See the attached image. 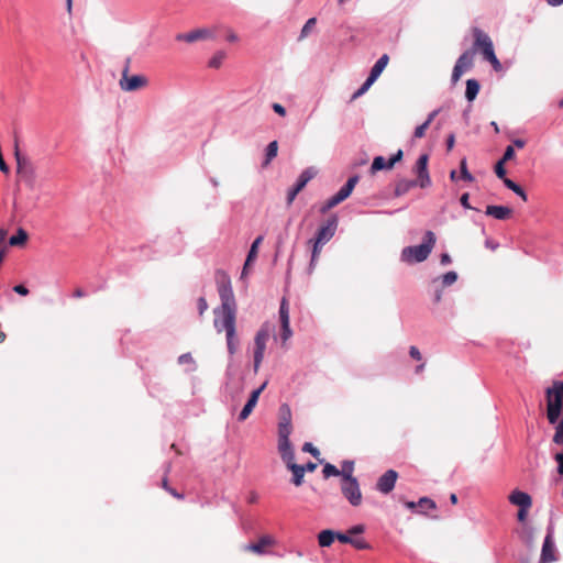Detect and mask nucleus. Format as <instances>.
<instances>
[{"label": "nucleus", "instance_id": "53", "mask_svg": "<svg viewBox=\"0 0 563 563\" xmlns=\"http://www.w3.org/2000/svg\"><path fill=\"white\" fill-rule=\"evenodd\" d=\"M515 157V150L511 145H508L504 152V155L500 161L508 162Z\"/></svg>", "mask_w": 563, "mask_h": 563}, {"label": "nucleus", "instance_id": "9", "mask_svg": "<svg viewBox=\"0 0 563 563\" xmlns=\"http://www.w3.org/2000/svg\"><path fill=\"white\" fill-rule=\"evenodd\" d=\"M339 220L336 216L330 217L317 231L314 241L325 245L335 234Z\"/></svg>", "mask_w": 563, "mask_h": 563}, {"label": "nucleus", "instance_id": "64", "mask_svg": "<svg viewBox=\"0 0 563 563\" xmlns=\"http://www.w3.org/2000/svg\"><path fill=\"white\" fill-rule=\"evenodd\" d=\"M455 144V135L451 133L446 139V150L452 151Z\"/></svg>", "mask_w": 563, "mask_h": 563}, {"label": "nucleus", "instance_id": "62", "mask_svg": "<svg viewBox=\"0 0 563 563\" xmlns=\"http://www.w3.org/2000/svg\"><path fill=\"white\" fill-rule=\"evenodd\" d=\"M409 354L412 358L417 361L421 360V353L416 346H410Z\"/></svg>", "mask_w": 563, "mask_h": 563}, {"label": "nucleus", "instance_id": "41", "mask_svg": "<svg viewBox=\"0 0 563 563\" xmlns=\"http://www.w3.org/2000/svg\"><path fill=\"white\" fill-rule=\"evenodd\" d=\"M457 280V274L453 271L445 273L441 277V283L443 287H449L453 285Z\"/></svg>", "mask_w": 563, "mask_h": 563}, {"label": "nucleus", "instance_id": "33", "mask_svg": "<svg viewBox=\"0 0 563 563\" xmlns=\"http://www.w3.org/2000/svg\"><path fill=\"white\" fill-rule=\"evenodd\" d=\"M278 424H291V411L287 404H283L279 408Z\"/></svg>", "mask_w": 563, "mask_h": 563}, {"label": "nucleus", "instance_id": "10", "mask_svg": "<svg viewBox=\"0 0 563 563\" xmlns=\"http://www.w3.org/2000/svg\"><path fill=\"white\" fill-rule=\"evenodd\" d=\"M214 31L208 27L192 30L188 33H179L176 35V41L195 43L197 41H206L214 38Z\"/></svg>", "mask_w": 563, "mask_h": 563}, {"label": "nucleus", "instance_id": "15", "mask_svg": "<svg viewBox=\"0 0 563 563\" xmlns=\"http://www.w3.org/2000/svg\"><path fill=\"white\" fill-rule=\"evenodd\" d=\"M397 477L398 474L396 471L388 470L378 478L376 488L383 494L390 493L395 487Z\"/></svg>", "mask_w": 563, "mask_h": 563}, {"label": "nucleus", "instance_id": "49", "mask_svg": "<svg viewBox=\"0 0 563 563\" xmlns=\"http://www.w3.org/2000/svg\"><path fill=\"white\" fill-rule=\"evenodd\" d=\"M351 544L358 550H367L371 545L364 539H353Z\"/></svg>", "mask_w": 563, "mask_h": 563}, {"label": "nucleus", "instance_id": "59", "mask_svg": "<svg viewBox=\"0 0 563 563\" xmlns=\"http://www.w3.org/2000/svg\"><path fill=\"white\" fill-rule=\"evenodd\" d=\"M440 113V109H435L433 110L432 112H430L428 114V118L427 120L423 122L424 124H427L428 126H430V124L432 123V121L435 119V117Z\"/></svg>", "mask_w": 563, "mask_h": 563}, {"label": "nucleus", "instance_id": "38", "mask_svg": "<svg viewBox=\"0 0 563 563\" xmlns=\"http://www.w3.org/2000/svg\"><path fill=\"white\" fill-rule=\"evenodd\" d=\"M460 177L465 181H473L474 176L467 169L466 158H462L460 163Z\"/></svg>", "mask_w": 563, "mask_h": 563}, {"label": "nucleus", "instance_id": "23", "mask_svg": "<svg viewBox=\"0 0 563 563\" xmlns=\"http://www.w3.org/2000/svg\"><path fill=\"white\" fill-rule=\"evenodd\" d=\"M287 468L292 473L291 482L296 486H300L303 483L305 468L301 465L295 463V461L287 463Z\"/></svg>", "mask_w": 563, "mask_h": 563}, {"label": "nucleus", "instance_id": "17", "mask_svg": "<svg viewBox=\"0 0 563 563\" xmlns=\"http://www.w3.org/2000/svg\"><path fill=\"white\" fill-rule=\"evenodd\" d=\"M509 501L512 505L518 506L519 508H530L532 505V499L530 495L519 489H515L509 495Z\"/></svg>", "mask_w": 563, "mask_h": 563}, {"label": "nucleus", "instance_id": "36", "mask_svg": "<svg viewBox=\"0 0 563 563\" xmlns=\"http://www.w3.org/2000/svg\"><path fill=\"white\" fill-rule=\"evenodd\" d=\"M317 24V19L316 18H310L307 20V22L305 23V25L302 26L301 29V32H300V35H299V41H302L305 40L313 30V27L316 26Z\"/></svg>", "mask_w": 563, "mask_h": 563}, {"label": "nucleus", "instance_id": "12", "mask_svg": "<svg viewBox=\"0 0 563 563\" xmlns=\"http://www.w3.org/2000/svg\"><path fill=\"white\" fill-rule=\"evenodd\" d=\"M555 543L553 539V531L551 528L548 529V533L544 538L542 550H541V556L539 563H552L556 561L555 555Z\"/></svg>", "mask_w": 563, "mask_h": 563}, {"label": "nucleus", "instance_id": "48", "mask_svg": "<svg viewBox=\"0 0 563 563\" xmlns=\"http://www.w3.org/2000/svg\"><path fill=\"white\" fill-rule=\"evenodd\" d=\"M505 163L506 162L498 161L497 164L495 165V173H496L498 178L503 179V181H505V179H508L506 177V169L504 167Z\"/></svg>", "mask_w": 563, "mask_h": 563}, {"label": "nucleus", "instance_id": "20", "mask_svg": "<svg viewBox=\"0 0 563 563\" xmlns=\"http://www.w3.org/2000/svg\"><path fill=\"white\" fill-rule=\"evenodd\" d=\"M273 542L274 541L269 536H264L258 540L257 543L246 544L244 549L246 551H252L257 554H263L265 553V548L273 544Z\"/></svg>", "mask_w": 563, "mask_h": 563}, {"label": "nucleus", "instance_id": "19", "mask_svg": "<svg viewBox=\"0 0 563 563\" xmlns=\"http://www.w3.org/2000/svg\"><path fill=\"white\" fill-rule=\"evenodd\" d=\"M485 213L498 220H505L511 214V209L505 206H488Z\"/></svg>", "mask_w": 563, "mask_h": 563}, {"label": "nucleus", "instance_id": "50", "mask_svg": "<svg viewBox=\"0 0 563 563\" xmlns=\"http://www.w3.org/2000/svg\"><path fill=\"white\" fill-rule=\"evenodd\" d=\"M302 451H305V452H309V453H310L312 456H314V457H318V456H319V454H320L319 450H318L316 446H313V444H312V443H310V442H306V443L303 444V446H302Z\"/></svg>", "mask_w": 563, "mask_h": 563}, {"label": "nucleus", "instance_id": "22", "mask_svg": "<svg viewBox=\"0 0 563 563\" xmlns=\"http://www.w3.org/2000/svg\"><path fill=\"white\" fill-rule=\"evenodd\" d=\"M417 186H419V183L417 180L402 178L396 183L394 194L396 197H400L406 195L410 189Z\"/></svg>", "mask_w": 563, "mask_h": 563}, {"label": "nucleus", "instance_id": "31", "mask_svg": "<svg viewBox=\"0 0 563 563\" xmlns=\"http://www.w3.org/2000/svg\"><path fill=\"white\" fill-rule=\"evenodd\" d=\"M278 152V143L277 141H272L265 151V161L263 163V166H268L269 163L277 156Z\"/></svg>", "mask_w": 563, "mask_h": 563}, {"label": "nucleus", "instance_id": "60", "mask_svg": "<svg viewBox=\"0 0 563 563\" xmlns=\"http://www.w3.org/2000/svg\"><path fill=\"white\" fill-rule=\"evenodd\" d=\"M468 199H470V195L467 192L463 194L460 198V202L461 205L465 208V209H471V205L468 202Z\"/></svg>", "mask_w": 563, "mask_h": 563}, {"label": "nucleus", "instance_id": "2", "mask_svg": "<svg viewBox=\"0 0 563 563\" xmlns=\"http://www.w3.org/2000/svg\"><path fill=\"white\" fill-rule=\"evenodd\" d=\"M435 235L427 231L423 242L419 245L406 246L402 249L400 260L408 264L421 263L428 258L435 245Z\"/></svg>", "mask_w": 563, "mask_h": 563}, {"label": "nucleus", "instance_id": "43", "mask_svg": "<svg viewBox=\"0 0 563 563\" xmlns=\"http://www.w3.org/2000/svg\"><path fill=\"white\" fill-rule=\"evenodd\" d=\"M322 473L325 478H329L331 476H340L341 474V472L333 464L330 463H327L323 466Z\"/></svg>", "mask_w": 563, "mask_h": 563}, {"label": "nucleus", "instance_id": "13", "mask_svg": "<svg viewBox=\"0 0 563 563\" xmlns=\"http://www.w3.org/2000/svg\"><path fill=\"white\" fill-rule=\"evenodd\" d=\"M314 176V173L308 168L305 169L298 177L296 184L288 190L287 203L291 205L296 196L306 187L308 181Z\"/></svg>", "mask_w": 563, "mask_h": 563}, {"label": "nucleus", "instance_id": "6", "mask_svg": "<svg viewBox=\"0 0 563 563\" xmlns=\"http://www.w3.org/2000/svg\"><path fill=\"white\" fill-rule=\"evenodd\" d=\"M473 35L474 48L481 49L484 59L487 62L495 59L496 54L494 51V45L488 34L478 27H474Z\"/></svg>", "mask_w": 563, "mask_h": 563}, {"label": "nucleus", "instance_id": "34", "mask_svg": "<svg viewBox=\"0 0 563 563\" xmlns=\"http://www.w3.org/2000/svg\"><path fill=\"white\" fill-rule=\"evenodd\" d=\"M383 169H391V167L388 166V161H386L385 157L376 156L373 159V163H372V166H371V172L373 174H375L376 172L383 170Z\"/></svg>", "mask_w": 563, "mask_h": 563}, {"label": "nucleus", "instance_id": "14", "mask_svg": "<svg viewBox=\"0 0 563 563\" xmlns=\"http://www.w3.org/2000/svg\"><path fill=\"white\" fill-rule=\"evenodd\" d=\"M130 60L126 62V65L124 66L122 70V78L119 81L120 88L123 91H135L139 88H141V76L134 75L132 77H129L130 71Z\"/></svg>", "mask_w": 563, "mask_h": 563}, {"label": "nucleus", "instance_id": "63", "mask_svg": "<svg viewBox=\"0 0 563 563\" xmlns=\"http://www.w3.org/2000/svg\"><path fill=\"white\" fill-rule=\"evenodd\" d=\"M365 530L364 526L363 525H356V526H353L350 530H349V533L350 534H360V533H363Z\"/></svg>", "mask_w": 563, "mask_h": 563}, {"label": "nucleus", "instance_id": "18", "mask_svg": "<svg viewBox=\"0 0 563 563\" xmlns=\"http://www.w3.org/2000/svg\"><path fill=\"white\" fill-rule=\"evenodd\" d=\"M278 451L286 464L295 461V453L289 439L278 440Z\"/></svg>", "mask_w": 563, "mask_h": 563}, {"label": "nucleus", "instance_id": "47", "mask_svg": "<svg viewBox=\"0 0 563 563\" xmlns=\"http://www.w3.org/2000/svg\"><path fill=\"white\" fill-rule=\"evenodd\" d=\"M353 462H350V461H345L342 465V471L341 472V476L343 477V482L346 481V474L350 473V477H353L352 476V473H353Z\"/></svg>", "mask_w": 563, "mask_h": 563}, {"label": "nucleus", "instance_id": "56", "mask_svg": "<svg viewBox=\"0 0 563 563\" xmlns=\"http://www.w3.org/2000/svg\"><path fill=\"white\" fill-rule=\"evenodd\" d=\"M554 460L558 463V473L563 475V452L556 453Z\"/></svg>", "mask_w": 563, "mask_h": 563}, {"label": "nucleus", "instance_id": "28", "mask_svg": "<svg viewBox=\"0 0 563 563\" xmlns=\"http://www.w3.org/2000/svg\"><path fill=\"white\" fill-rule=\"evenodd\" d=\"M479 84L476 79H467L466 81V90L465 98L467 101L472 102L478 95Z\"/></svg>", "mask_w": 563, "mask_h": 563}, {"label": "nucleus", "instance_id": "45", "mask_svg": "<svg viewBox=\"0 0 563 563\" xmlns=\"http://www.w3.org/2000/svg\"><path fill=\"white\" fill-rule=\"evenodd\" d=\"M358 176L357 175H354L352 177H350L347 179V181L345 183V185L342 187L349 195L352 194L354 187L356 186V184L358 183Z\"/></svg>", "mask_w": 563, "mask_h": 563}, {"label": "nucleus", "instance_id": "7", "mask_svg": "<svg viewBox=\"0 0 563 563\" xmlns=\"http://www.w3.org/2000/svg\"><path fill=\"white\" fill-rule=\"evenodd\" d=\"M341 489L342 494L352 506L361 505L362 493L358 482L355 477H350V473L346 474V481L343 482Z\"/></svg>", "mask_w": 563, "mask_h": 563}, {"label": "nucleus", "instance_id": "55", "mask_svg": "<svg viewBox=\"0 0 563 563\" xmlns=\"http://www.w3.org/2000/svg\"><path fill=\"white\" fill-rule=\"evenodd\" d=\"M197 306H198L199 314L202 316L205 313V311L208 309V303H207L206 298L205 297L198 298Z\"/></svg>", "mask_w": 563, "mask_h": 563}, {"label": "nucleus", "instance_id": "51", "mask_svg": "<svg viewBox=\"0 0 563 563\" xmlns=\"http://www.w3.org/2000/svg\"><path fill=\"white\" fill-rule=\"evenodd\" d=\"M267 382H264L257 389L253 390L249 399H253L257 404L260 395L266 388Z\"/></svg>", "mask_w": 563, "mask_h": 563}, {"label": "nucleus", "instance_id": "30", "mask_svg": "<svg viewBox=\"0 0 563 563\" xmlns=\"http://www.w3.org/2000/svg\"><path fill=\"white\" fill-rule=\"evenodd\" d=\"M27 239V232L24 229L20 228L16 234L12 235L9 239V244L11 246H23L26 243Z\"/></svg>", "mask_w": 563, "mask_h": 563}, {"label": "nucleus", "instance_id": "46", "mask_svg": "<svg viewBox=\"0 0 563 563\" xmlns=\"http://www.w3.org/2000/svg\"><path fill=\"white\" fill-rule=\"evenodd\" d=\"M553 441L556 444L563 445V420L560 421L559 424L556 426L555 433H554V437H553Z\"/></svg>", "mask_w": 563, "mask_h": 563}, {"label": "nucleus", "instance_id": "52", "mask_svg": "<svg viewBox=\"0 0 563 563\" xmlns=\"http://www.w3.org/2000/svg\"><path fill=\"white\" fill-rule=\"evenodd\" d=\"M429 126L424 123L418 125L416 129H415V132H413V137L415 139H421L426 134V131Z\"/></svg>", "mask_w": 563, "mask_h": 563}, {"label": "nucleus", "instance_id": "21", "mask_svg": "<svg viewBox=\"0 0 563 563\" xmlns=\"http://www.w3.org/2000/svg\"><path fill=\"white\" fill-rule=\"evenodd\" d=\"M263 241V236H257L252 245H251V249L249 251V254H247V257H246V261H245V264H244V267H243V271H242V274H241V277L243 278L246 274H247V266L253 262L255 261L256 256H257V250H258V246L260 244L262 243Z\"/></svg>", "mask_w": 563, "mask_h": 563}, {"label": "nucleus", "instance_id": "3", "mask_svg": "<svg viewBox=\"0 0 563 563\" xmlns=\"http://www.w3.org/2000/svg\"><path fill=\"white\" fill-rule=\"evenodd\" d=\"M547 416L550 423L558 422L563 409V382H555L547 388Z\"/></svg>", "mask_w": 563, "mask_h": 563}, {"label": "nucleus", "instance_id": "11", "mask_svg": "<svg viewBox=\"0 0 563 563\" xmlns=\"http://www.w3.org/2000/svg\"><path fill=\"white\" fill-rule=\"evenodd\" d=\"M428 159L429 156L427 154H422L416 162L415 173L417 174V181L419 183V187L427 188L431 185V178L428 172Z\"/></svg>", "mask_w": 563, "mask_h": 563}, {"label": "nucleus", "instance_id": "39", "mask_svg": "<svg viewBox=\"0 0 563 563\" xmlns=\"http://www.w3.org/2000/svg\"><path fill=\"white\" fill-rule=\"evenodd\" d=\"M255 406L256 402H254L253 399H249L239 415V420L244 421L245 419H247V417L251 415Z\"/></svg>", "mask_w": 563, "mask_h": 563}, {"label": "nucleus", "instance_id": "57", "mask_svg": "<svg viewBox=\"0 0 563 563\" xmlns=\"http://www.w3.org/2000/svg\"><path fill=\"white\" fill-rule=\"evenodd\" d=\"M335 539H338L342 543L351 544L352 538L349 534L342 532H335Z\"/></svg>", "mask_w": 563, "mask_h": 563}, {"label": "nucleus", "instance_id": "42", "mask_svg": "<svg viewBox=\"0 0 563 563\" xmlns=\"http://www.w3.org/2000/svg\"><path fill=\"white\" fill-rule=\"evenodd\" d=\"M291 430V424H278V440L289 439Z\"/></svg>", "mask_w": 563, "mask_h": 563}, {"label": "nucleus", "instance_id": "29", "mask_svg": "<svg viewBox=\"0 0 563 563\" xmlns=\"http://www.w3.org/2000/svg\"><path fill=\"white\" fill-rule=\"evenodd\" d=\"M225 338L228 352L230 355H233L236 352L239 345V340L236 338V329H231L230 331H227Z\"/></svg>", "mask_w": 563, "mask_h": 563}, {"label": "nucleus", "instance_id": "4", "mask_svg": "<svg viewBox=\"0 0 563 563\" xmlns=\"http://www.w3.org/2000/svg\"><path fill=\"white\" fill-rule=\"evenodd\" d=\"M271 335V329L267 323H264L256 332L254 338V372L257 373L264 360L266 344Z\"/></svg>", "mask_w": 563, "mask_h": 563}, {"label": "nucleus", "instance_id": "25", "mask_svg": "<svg viewBox=\"0 0 563 563\" xmlns=\"http://www.w3.org/2000/svg\"><path fill=\"white\" fill-rule=\"evenodd\" d=\"M388 60H389V57H388L387 54L382 55L376 60V63L374 64V66L372 67L371 71H369V75L372 76V78H376L377 79L380 76V74L386 68V66L388 64Z\"/></svg>", "mask_w": 563, "mask_h": 563}, {"label": "nucleus", "instance_id": "5", "mask_svg": "<svg viewBox=\"0 0 563 563\" xmlns=\"http://www.w3.org/2000/svg\"><path fill=\"white\" fill-rule=\"evenodd\" d=\"M15 158H16V174L25 183V185L33 189L35 186V167L33 164L25 157H22L19 152L18 145H15Z\"/></svg>", "mask_w": 563, "mask_h": 563}, {"label": "nucleus", "instance_id": "8", "mask_svg": "<svg viewBox=\"0 0 563 563\" xmlns=\"http://www.w3.org/2000/svg\"><path fill=\"white\" fill-rule=\"evenodd\" d=\"M474 55V49H467L457 58L452 71L453 84L457 82L462 75L473 66Z\"/></svg>", "mask_w": 563, "mask_h": 563}, {"label": "nucleus", "instance_id": "24", "mask_svg": "<svg viewBox=\"0 0 563 563\" xmlns=\"http://www.w3.org/2000/svg\"><path fill=\"white\" fill-rule=\"evenodd\" d=\"M349 197L350 195L343 188H341L335 195H333L331 198L327 200L325 205L322 208V211L324 212L329 209L334 208Z\"/></svg>", "mask_w": 563, "mask_h": 563}, {"label": "nucleus", "instance_id": "37", "mask_svg": "<svg viewBox=\"0 0 563 563\" xmlns=\"http://www.w3.org/2000/svg\"><path fill=\"white\" fill-rule=\"evenodd\" d=\"M178 364L179 365H185V364L189 365L190 366V368L188 369L189 372L196 371V367H197L196 362L190 353H184V354L179 355Z\"/></svg>", "mask_w": 563, "mask_h": 563}, {"label": "nucleus", "instance_id": "35", "mask_svg": "<svg viewBox=\"0 0 563 563\" xmlns=\"http://www.w3.org/2000/svg\"><path fill=\"white\" fill-rule=\"evenodd\" d=\"M505 186L510 189L511 191H514L516 195H518L522 200L527 201L528 197H527V194L526 191L518 185L516 184L515 181H512L511 179H505L504 181Z\"/></svg>", "mask_w": 563, "mask_h": 563}, {"label": "nucleus", "instance_id": "61", "mask_svg": "<svg viewBox=\"0 0 563 563\" xmlns=\"http://www.w3.org/2000/svg\"><path fill=\"white\" fill-rule=\"evenodd\" d=\"M13 290L21 296H26L29 294V289L24 285L14 286Z\"/></svg>", "mask_w": 563, "mask_h": 563}, {"label": "nucleus", "instance_id": "1", "mask_svg": "<svg viewBox=\"0 0 563 563\" xmlns=\"http://www.w3.org/2000/svg\"><path fill=\"white\" fill-rule=\"evenodd\" d=\"M218 292L221 299V305L214 308L213 325L218 333L222 331H230L235 329L236 323V302L231 286V280L224 276L218 283Z\"/></svg>", "mask_w": 563, "mask_h": 563}, {"label": "nucleus", "instance_id": "32", "mask_svg": "<svg viewBox=\"0 0 563 563\" xmlns=\"http://www.w3.org/2000/svg\"><path fill=\"white\" fill-rule=\"evenodd\" d=\"M279 321L280 325L290 323L289 305L286 298H283L279 306Z\"/></svg>", "mask_w": 563, "mask_h": 563}, {"label": "nucleus", "instance_id": "40", "mask_svg": "<svg viewBox=\"0 0 563 563\" xmlns=\"http://www.w3.org/2000/svg\"><path fill=\"white\" fill-rule=\"evenodd\" d=\"M224 58H225V53L223 51H219L209 60V66L211 68H219Z\"/></svg>", "mask_w": 563, "mask_h": 563}, {"label": "nucleus", "instance_id": "58", "mask_svg": "<svg viewBox=\"0 0 563 563\" xmlns=\"http://www.w3.org/2000/svg\"><path fill=\"white\" fill-rule=\"evenodd\" d=\"M272 108L280 117H285L286 115V109L280 103H273Z\"/></svg>", "mask_w": 563, "mask_h": 563}, {"label": "nucleus", "instance_id": "44", "mask_svg": "<svg viewBox=\"0 0 563 563\" xmlns=\"http://www.w3.org/2000/svg\"><path fill=\"white\" fill-rule=\"evenodd\" d=\"M292 336V330L290 323L282 324L280 339L285 344Z\"/></svg>", "mask_w": 563, "mask_h": 563}, {"label": "nucleus", "instance_id": "54", "mask_svg": "<svg viewBox=\"0 0 563 563\" xmlns=\"http://www.w3.org/2000/svg\"><path fill=\"white\" fill-rule=\"evenodd\" d=\"M402 155H404L402 151H401V150H398V151H397V152H396V153H395V154H394V155L388 159V166L393 168V167H394V165H395L397 162L401 161Z\"/></svg>", "mask_w": 563, "mask_h": 563}, {"label": "nucleus", "instance_id": "27", "mask_svg": "<svg viewBox=\"0 0 563 563\" xmlns=\"http://www.w3.org/2000/svg\"><path fill=\"white\" fill-rule=\"evenodd\" d=\"M334 540H335V531H333V530H329V529L322 530L318 534V542H319V545L322 548L330 547Z\"/></svg>", "mask_w": 563, "mask_h": 563}, {"label": "nucleus", "instance_id": "16", "mask_svg": "<svg viewBox=\"0 0 563 563\" xmlns=\"http://www.w3.org/2000/svg\"><path fill=\"white\" fill-rule=\"evenodd\" d=\"M405 506L410 510H416L420 514H426L429 509H434L435 503L428 498V497H421L418 501H406Z\"/></svg>", "mask_w": 563, "mask_h": 563}, {"label": "nucleus", "instance_id": "26", "mask_svg": "<svg viewBox=\"0 0 563 563\" xmlns=\"http://www.w3.org/2000/svg\"><path fill=\"white\" fill-rule=\"evenodd\" d=\"M309 243L312 244V250H311V260H310V264H309V274L312 273V271L316 267V264L318 262V258L320 256V253H321V250L322 247L324 246L323 244H320L319 242L314 241V240H310Z\"/></svg>", "mask_w": 563, "mask_h": 563}]
</instances>
